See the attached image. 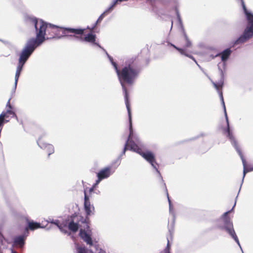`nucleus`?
Wrapping results in <instances>:
<instances>
[{"label": "nucleus", "mask_w": 253, "mask_h": 253, "mask_svg": "<svg viewBox=\"0 0 253 253\" xmlns=\"http://www.w3.org/2000/svg\"><path fill=\"white\" fill-rule=\"evenodd\" d=\"M62 36H58V38H61Z\"/></svg>", "instance_id": "e433bc0d"}, {"label": "nucleus", "mask_w": 253, "mask_h": 253, "mask_svg": "<svg viewBox=\"0 0 253 253\" xmlns=\"http://www.w3.org/2000/svg\"><path fill=\"white\" fill-rule=\"evenodd\" d=\"M87 231L88 230H87L86 231H85L84 230L81 229L80 232V236L87 244L89 245L90 246H92V240L90 236L87 233Z\"/></svg>", "instance_id": "4468645a"}, {"label": "nucleus", "mask_w": 253, "mask_h": 253, "mask_svg": "<svg viewBox=\"0 0 253 253\" xmlns=\"http://www.w3.org/2000/svg\"><path fill=\"white\" fill-rule=\"evenodd\" d=\"M169 241L168 240V244H167V247L165 250V253H170L169 251Z\"/></svg>", "instance_id": "cd10ccee"}, {"label": "nucleus", "mask_w": 253, "mask_h": 253, "mask_svg": "<svg viewBox=\"0 0 253 253\" xmlns=\"http://www.w3.org/2000/svg\"><path fill=\"white\" fill-rule=\"evenodd\" d=\"M236 203L234 204L232 209L229 211L224 212L222 216L218 220L219 223L218 224V227L221 229L225 230L231 237L235 241L239 246L243 253H244L242 248L240 244L239 241L236 235V234L233 229V226L232 222L231 220V218L228 216V214L233 210L235 206Z\"/></svg>", "instance_id": "39448f33"}, {"label": "nucleus", "mask_w": 253, "mask_h": 253, "mask_svg": "<svg viewBox=\"0 0 253 253\" xmlns=\"http://www.w3.org/2000/svg\"><path fill=\"white\" fill-rule=\"evenodd\" d=\"M46 221L47 222L51 223L52 224H54V220L53 219L49 218Z\"/></svg>", "instance_id": "c756f323"}, {"label": "nucleus", "mask_w": 253, "mask_h": 253, "mask_svg": "<svg viewBox=\"0 0 253 253\" xmlns=\"http://www.w3.org/2000/svg\"><path fill=\"white\" fill-rule=\"evenodd\" d=\"M106 54L117 74L119 81L121 83L125 94V102L128 112V115L130 116V113H131L128 101L127 90L125 86L124 83H126L129 85L133 84L138 76L139 70L136 68L132 62V63L129 62L120 71L118 69L117 64L114 62L113 58L107 52Z\"/></svg>", "instance_id": "f03ea898"}, {"label": "nucleus", "mask_w": 253, "mask_h": 253, "mask_svg": "<svg viewBox=\"0 0 253 253\" xmlns=\"http://www.w3.org/2000/svg\"><path fill=\"white\" fill-rule=\"evenodd\" d=\"M206 75L208 77V78L209 79V80L211 81V82L212 83L214 87L215 88V89H216V90L217 91V92H218V93L219 94L220 98L222 102V104L223 107L224 109V115H225L226 121V123H227L226 131L227 133V136L228 137L229 139L230 140L232 144L233 145V146L234 147V148L237 151V152L239 154V156H240V158L242 161V163H243V167H244L243 176V178H242V182L243 183L244 178L245 176L246 173L248 172H249V171H253V166L252 167L249 168V169H246V161L245 159H244L243 155L237 145V141H236V140H235V138L234 137L232 133L230 132V131L229 121H228L227 113L226 111V108H225L224 102L223 100L222 93L221 91H220L219 90V88H221L223 84V80L221 79L220 80V81H219L217 83H215L211 80V79L210 78V77H209L207 74H206Z\"/></svg>", "instance_id": "7ed1b4c3"}, {"label": "nucleus", "mask_w": 253, "mask_h": 253, "mask_svg": "<svg viewBox=\"0 0 253 253\" xmlns=\"http://www.w3.org/2000/svg\"><path fill=\"white\" fill-rule=\"evenodd\" d=\"M172 25H173V22L171 21V29H172Z\"/></svg>", "instance_id": "72a5a7b5"}, {"label": "nucleus", "mask_w": 253, "mask_h": 253, "mask_svg": "<svg viewBox=\"0 0 253 253\" xmlns=\"http://www.w3.org/2000/svg\"><path fill=\"white\" fill-rule=\"evenodd\" d=\"M90 253H93V251H92V250H90Z\"/></svg>", "instance_id": "c9c22d12"}, {"label": "nucleus", "mask_w": 253, "mask_h": 253, "mask_svg": "<svg viewBox=\"0 0 253 253\" xmlns=\"http://www.w3.org/2000/svg\"><path fill=\"white\" fill-rule=\"evenodd\" d=\"M46 221L47 222L51 223L52 224H54V220L53 219L49 218Z\"/></svg>", "instance_id": "c85d7f7f"}, {"label": "nucleus", "mask_w": 253, "mask_h": 253, "mask_svg": "<svg viewBox=\"0 0 253 253\" xmlns=\"http://www.w3.org/2000/svg\"><path fill=\"white\" fill-rule=\"evenodd\" d=\"M31 22L36 29V38L29 39L19 54L15 75L14 90L16 88L18 79L24 65L36 47L41 45L45 40V35L47 36V39L53 38L55 36H58L60 30H62L63 33V31L65 28L46 23L41 19L36 18L32 19ZM62 34L63 36H70L71 34H67L66 35Z\"/></svg>", "instance_id": "f257e3e1"}, {"label": "nucleus", "mask_w": 253, "mask_h": 253, "mask_svg": "<svg viewBox=\"0 0 253 253\" xmlns=\"http://www.w3.org/2000/svg\"><path fill=\"white\" fill-rule=\"evenodd\" d=\"M122 1H124L123 0H114L112 2L111 5L106 10V12H111L113 9H114V7L117 5L118 2H121Z\"/></svg>", "instance_id": "6ab92c4d"}, {"label": "nucleus", "mask_w": 253, "mask_h": 253, "mask_svg": "<svg viewBox=\"0 0 253 253\" xmlns=\"http://www.w3.org/2000/svg\"><path fill=\"white\" fill-rule=\"evenodd\" d=\"M68 228L72 232H75L78 230L79 226L77 223H76L73 221H71L68 225Z\"/></svg>", "instance_id": "f3484780"}, {"label": "nucleus", "mask_w": 253, "mask_h": 253, "mask_svg": "<svg viewBox=\"0 0 253 253\" xmlns=\"http://www.w3.org/2000/svg\"><path fill=\"white\" fill-rule=\"evenodd\" d=\"M94 248H95L96 249H97V246H96V245H95V246H94Z\"/></svg>", "instance_id": "f704fd0d"}, {"label": "nucleus", "mask_w": 253, "mask_h": 253, "mask_svg": "<svg viewBox=\"0 0 253 253\" xmlns=\"http://www.w3.org/2000/svg\"><path fill=\"white\" fill-rule=\"evenodd\" d=\"M108 13H109V12H106V10H105L102 14H101V15L99 17V18L97 19V21L95 23L94 25L91 29V30H92L95 28V27L96 26V25H97V23L98 22H100V21H101L102 20V19H103V18L104 17V16L106 14H107Z\"/></svg>", "instance_id": "4be33fe9"}, {"label": "nucleus", "mask_w": 253, "mask_h": 253, "mask_svg": "<svg viewBox=\"0 0 253 253\" xmlns=\"http://www.w3.org/2000/svg\"><path fill=\"white\" fill-rule=\"evenodd\" d=\"M53 224L56 225L61 232L66 233V231L63 229V227L66 226L67 223L65 222H61L59 220L56 219L54 220Z\"/></svg>", "instance_id": "dca6fc26"}, {"label": "nucleus", "mask_w": 253, "mask_h": 253, "mask_svg": "<svg viewBox=\"0 0 253 253\" xmlns=\"http://www.w3.org/2000/svg\"><path fill=\"white\" fill-rule=\"evenodd\" d=\"M184 37H185V39L186 41L185 47H189L191 46V43L190 41L189 40V39H188L187 36H186V35L185 33H184Z\"/></svg>", "instance_id": "5701e85b"}, {"label": "nucleus", "mask_w": 253, "mask_h": 253, "mask_svg": "<svg viewBox=\"0 0 253 253\" xmlns=\"http://www.w3.org/2000/svg\"><path fill=\"white\" fill-rule=\"evenodd\" d=\"M170 45L173 46V47H174L176 50H177L178 51H179V52L182 54V55H184L185 56H187L191 59H192L195 62V63L199 66V65L197 64L196 61L195 60V58L191 55H189L188 54H187L186 52V50L184 48H178L177 47H176V46H175L174 44H170Z\"/></svg>", "instance_id": "2eb2a0df"}, {"label": "nucleus", "mask_w": 253, "mask_h": 253, "mask_svg": "<svg viewBox=\"0 0 253 253\" xmlns=\"http://www.w3.org/2000/svg\"><path fill=\"white\" fill-rule=\"evenodd\" d=\"M3 237L2 235L0 233V251H1V249L3 246Z\"/></svg>", "instance_id": "393cba45"}, {"label": "nucleus", "mask_w": 253, "mask_h": 253, "mask_svg": "<svg viewBox=\"0 0 253 253\" xmlns=\"http://www.w3.org/2000/svg\"><path fill=\"white\" fill-rule=\"evenodd\" d=\"M111 172L110 168H105L100 170L97 174V180H96L95 183L93 185V187L90 189V192H92L93 188L97 185L103 179L107 178L111 174Z\"/></svg>", "instance_id": "1a4fd4ad"}, {"label": "nucleus", "mask_w": 253, "mask_h": 253, "mask_svg": "<svg viewBox=\"0 0 253 253\" xmlns=\"http://www.w3.org/2000/svg\"><path fill=\"white\" fill-rule=\"evenodd\" d=\"M167 196H168V201H169V212H170V213H172V206H171V204L170 201V200L169 199L168 193H167Z\"/></svg>", "instance_id": "a878e982"}, {"label": "nucleus", "mask_w": 253, "mask_h": 253, "mask_svg": "<svg viewBox=\"0 0 253 253\" xmlns=\"http://www.w3.org/2000/svg\"><path fill=\"white\" fill-rule=\"evenodd\" d=\"M136 141L137 143H135L134 142H130V146L131 151L139 154L148 162H149L152 167L156 170L160 177L162 178L160 172L156 166L157 164L156 162L154 154L150 151H143L142 150L143 145L139 140L138 137H136Z\"/></svg>", "instance_id": "20e7f679"}, {"label": "nucleus", "mask_w": 253, "mask_h": 253, "mask_svg": "<svg viewBox=\"0 0 253 253\" xmlns=\"http://www.w3.org/2000/svg\"><path fill=\"white\" fill-rule=\"evenodd\" d=\"M26 236L20 235L16 236L13 239V245L19 248H22L25 244Z\"/></svg>", "instance_id": "ddd939ff"}, {"label": "nucleus", "mask_w": 253, "mask_h": 253, "mask_svg": "<svg viewBox=\"0 0 253 253\" xmlns=\"http://www.w3.org/2000/svg\"><path fill=\"white\" fill-rule=\"evenodd\" d=\"M37 143L39 147H40L41 148L47 149V151L48 153V156L54 153V149L53 146L50 144L45 143L42 137L39 138L37 141Z\"/></svg>", "instance_id": "9b49d317"}, {"label": "nucleus", "mask_w": 253, "mask_h": 253, "mask_svg": "<svg viewBox=\"0 0 253 253\" xmlns=\"http://www.w3.org/2000/svg\"><path fill=\"white\" fill-rule=\"evenodd\" d=\"M176 14H177V19H178V22H179V24L180 25V26H182V21H181V19L180 18V15H179V13H178V12L177 11H176Z\"/></svg>", "instance_id": "bb28decb"}, {"label": "nucleus", "mask_w": 253, "mask_h": 253, "mask_svg": "<svg viewBox=\"0 0 253 253\" xmlns=\"http://www.w3.org/2000/svg\"><path fill=\"white\" fill-rule=\"evenodd\" d=\"M122 1H124L123 0H114L112 2L111 5L106 10V12H111L113 9H114V7L117 5L118 2H121Z\"/></svg>", "instance_id": "aec40b11"}, {"label": "nucleus", "mask_w": 253, "mask_h": 253, "mask_svg": "<svg viewBox=\"0 0 253 253\" xmlns=\"http://www.w3.org/2000/svg\"><path fill=\"white\" fill-rule=\"evenodd\" d=\"M11 253H15V252L13 251V250H11Z\"/></svg>", "instance_id": "473e14b6"}, {"label": "nucleus", "mask_w": 253, "mask_h": 253, "mask_svg": "<svg viewBox=\"0 0 253 253\" xmlns=\"http://www.w3.org/2000/svg\"><path fill=\"white\" fill-rule=\"evenodd\" d=\"M128 119L129 124V134L128 139L125 143V147L122 152L123 155L125 154L126 150V147L127 146L129 147L130 150H131L130 146V142H134V143H137L136 141V137H138V136L136 134L134 133L133 132L131 113H130V117L129 116H128Z\"/></svg>", "instance_id": "6e6552de"}, {"label": "nucleus", "mask_w": 253, "mask_h": 253, "mask_svg": "<svg viewBox=\"0 0 253 253\" xmlns=\"http://www.w3.org/2000/svg\"><path fill=\"white\" fill-rule=\"evenodd\" d=\"M241 2L248 21V24L243 34L235 41L234 44L243 43L253 36V15L251 13L247 11L243 0H241Z\"/></svg>", "instance_id": "0eeeda50"}, {"label": "nucleus", "mask_w": 253, "mask_h": 253, "mask_svg": "<svg viewBox=\"0 0 253 253\" xmlns=\"http://www.w3.org/2000/svg\"><path fill=\"white\" fill-rule=\"evenodd\" d=\"M122 1H124L123 0H114L112 2L111 5L106 10V12H111L113 9H114V7L117 5L118 2H121Z\"/></svg>", "instance_id": "a211bd4d"}, {"label": "nucleus", "mask_w": 253, "mask_h": 253, "mask_svg": "<svg viewBox=\"0 0 253 253\" xmlns=\"http://www.w3.org/2000/svg\"><path fill=\"white\" fill-rule=\"evenodd\" d=\"M0 253H3L1 251H0Z\"/></svg>", "instance_id": "4c0bfd02"}, {"label": "nucleus", "mask_w": 253, "mask_h": 253, "mask_svg": "<svg viewBox=\"0 0 253 253\" xmlns=\"http://www.w3.org/2000/svg\"><path fill=\"white\" fill-rule=\"evenodd\" d=\"M231 52L232 51L230 48H227V49L224 50L220 53L216 55V56H219L220 57L221 61L222 62V66H223V68H225V66H226L225 62L227 60V59L229 57V56L231 53Z\"/></svg>", "instance_id": "f8f14e48"}, {"label": "nucleus", "mask_w": 253, "mask_h": 253, "mask_svg": "<svg viewBox=\"0 0 253 253\" xmlns=\"http://www.w3.org/2000/svg\"><path fill=\"white\" fill-rule=\"evenodd\" d=\"M78 253H86V250L84 248L77 247Z\"/></svg>", "instance_id": "b1692460"}, {"label": "nucleus", "mask_w": 253, "mask_h": 253, "mask_svg": "<svg viewBox=\"0 0 253 253\" xmlns=\"http://www.w3.org/2000/svg\"><path fill=\"white\" fill-rule=\"evenodd\" d=\"M6 107H8V108L9 109L12 108V106L10 105V99L8 100V101L6 104Z\"/></svg>", "instance_id": "7c9ffc66"}, {"label": "nucleus", "mask_w": 253, "mask_h": 253, "mask_svg": "<svg viewBox=\"0 0 253 253\" xmlns=\"http://www.w3.org/2000/svg\"><path fill=\"white\" fill-rule=\"evenodd\" d=\"M84 30V29L82 28H65L63 31V34L65 35L67 34H71L70 36L74 37L78 41L81 42H90L101 48L100 45L95 42V35L92 33H88L85 35L84 37H83Z\"/></svg>", "instance_id": "423d86ee"}, {"label": "nucleus", "mask_w": 253, "mask_h": 253, "mask_svg": "<svg viewBox=\"0 0 253 253\" xmlns=\"http://www.w3.org/2000/svg\"><path fill=\"white\" fill-rule=\"evenodd\" d=\"M28 227L30 229L33 230L41 228L40 224L37 222H29Z\"/></svg>", "instance_id": "412c9836"}, {"label": "nucleus", "mask_w": 253, "mask_h": 253, "mask_svg": "<svg viewBox=\"0 0 253 253\" xmlns=\"http://www.w3.org/2000/svg\"><path fill=\"white\" fill-rule=\"evenodd\" d=\"M84 208L86 215L89 216L93 214L94 208L92 205H91L89 197L87 196L85 192H84Z\"/></svg>", "instance_id": "9d476101"}, {"label": "nucleus", "mask_w": 253, "mask_h": 253, "mask_svg": "<svg viewBox=\"0 0 253 253\" xmlns=\"http://www.w3.org/2000/svg\"><path fill=\"white\" fill-rule=\"evenodd\" d=\"M220 63H219V64L218 65V69H219V71L220 72L221 75L223 76V71H222V70L221 69V68L220 67Z\"/></svg>", "instance_id": "2f4dec72"}]
</instances>
